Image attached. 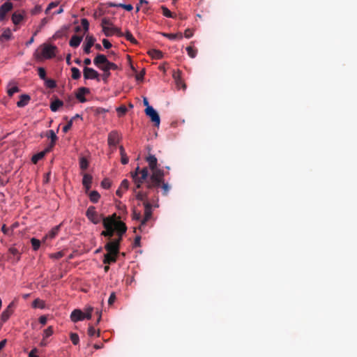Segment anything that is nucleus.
<instances>
[{
  "mask_svg": "<svg viewBox=\"0 0 357 357\" xmlns=\"http://www.w3.org/2000/svg\"><path fill=\"white\" fill-rule=\"evenodd\" d=\"M86 215L93 223L98 224L100 221V217L96 211L94 206H89L86 212Z\"/></svg>",
  "mask_w": 357,
  "mask_h": 357,
  "instance_id": "6e6552de",
  "label": "nucleus"
},
{
  "mask_svg": "<svg viewBox=\"0 0 357 357\" xmlns=\"http://www.w3.org/2000/svg\"><path fill=\"white\" fill-rule=\"evenodd\" d=\"M148 54L154 59H160L162 57V52L158 50L152 49L149 50Z\"/></svg>",
  "mask_w": 357,
  "mask_h": 357,
  "instance_id": "c85d7f7f",
  "label": "nucleus"
},
{
  "mask_svg": "<svg viewBox=\"0 0 357 357\" xmlns=\"http://www.w3.org/2000/svg\"><path fill=\"white\" fill-rule=\"evenodd\" d=\"M63 105V101L60 100L59 99H56L51 102L50 109L52 112H56Z\"/></svg>",
  "mask_w": 357,
  "mask_h": 357,
  "instance_id": "c756f323",
  "label": "nucleus"
},
{
  "mask_svg": "<svg viewBox=\"0 0 357 357\" xmlns=\"http://www.w3.org/2000/svg\"><path fill=\"white\" fill-rule=\"evenodd\" d=\"M73 126V119H70L68 123L65 126H63V132H67Z\"/></svg>",
  "mask_w": 357,
  "mask_h": 357,
  "instance_id": "bf43d9fd",
  "label": "nucleus"
},
{
  "mask_svg": "<svg viewBox=\"0 0 357 357\" xmlns=\"http://www.w3.org/2000/svg\"><path fill=\"white\" fill-rule=\"evenodd\" d=\"M116 300V295H115V293L114 292H112L109 297V299H108V304L109 305H112L114 302V301Z\"/></svg>",
  "mask_w": 357,
  "mask_h": 357,
  "instance_id": "0e129e2a",
  "label": "nucleus"
},
{
  "mask_svg": "<svg viewBox=\"0 0 357 357\" xmlns=\"http://www.w3.org/2000/svg\"><path fill=\"white\" fill-rule=\"evenodd\" d=\"M108 144L110 146H116L119 141V134L116 131L111 132L108 135Z\"/></svg>",
  "mask_w": 357,
  "mask_h": 357,
  "instance_id": "a211bd4d",
  "label": "nucleus"
},
{
  "mask_svg": "<svg viewBox=\"0 0 357 357\" xmlns=\"http://www.w3.org/2000/svg\"><path fill=\"white\" fill-rule=\"evenodd\" d=\"M118 255L106 253L104 255L103 264H110L112 263H115L117 260Z\"/></svg>",
  "mask_w": 357,
  "mask_h": 357,
  "instance_id": "4be33fe9",
  "label": "nucleus"
},
{
  "mask_svg": "<svg viewBox=\"0 0 357 357\" xmlns=\"http://www.w3.org/2000/svg\"><path fill=\"white\" fill-rule=\"evenodd\" d=\"M117 217L115 213L113 215L104 218L102 220V224L105 229H114L116 222Z\"/></svg>",
  "mask_w": 357,
  "mask_h": 357,
  "instance_id": "9d476101",
  "label": "nucleus"
},
{
  "mask_svg": "<svg viewBox=\"0 0 357 357\" xmlns=\"http://www.w3.org/2000/svg\"><path fill=\"white\" fill-rule=\"evenodd\" d=\"M42 11V6L40 5L36 6L31 10V13L33 15L39 14Z\"/></svg>",
  "mask_w": 357,
  "mask_h": 357,
  "instance_id": "864d4df0",
  "label": "nucleus"
},
{
  "mask_svg": "<svg viewBox=\"0 0 357 357\" xmlns=\"http://www.w3.org/2000/svg\"><path fill=\"white\" fill-rule=\"evenodd\" d=\"M13 8V5L10 1H6L0 6V21L5 20L6 14Z\"/></svg>",
  "mask_w": 357,
  "mask_h": 357,
  "instance_id": "9b49d317",
  "label": "nucleus"
},
{
  "mask_svg": "<svg viewBox=\"0 0 357 357\" xmlns=\"http://www.w3.org/2000/svg\"><path fill=\"white\" fill-rule=\"evenodd\" d=\"M162 35L170 39V40H175V39H182L183 38V35L181 33H162Z\"/></svg>",
  "mask_w": 357,
  "mask_h": 357,
  "instance_id": "f704fd0d",
  "label": "nucleus"
},
{
  "mask_svg": "<svg viewBox=\"0 0 357 357\" xmlns=\"http://www.w3.org/2000/svg\"><path fill=\"white\" fill-rule=\"evenodd\" d=\"M10 229L6 227V225H3L1 227V231L6 235H10Z\"/></svg>",
  "mask_w": 357,
  "mask_h": 357,
  "instance_id": "338daca9",
  "label": "nucleus"
},
{
  "mask_svg": "<svg viewBox=\"0 0 357 357\" xmlns=\"http://www.w3.org/2000/svg\"><path fill=\"white\" fill-rule=\"evenodd\" d=\"M186 51L188 52V54L189 55L190 57L191 58H195L197 55V50L194 49L191 46H188L186 47Z\"/></svg>",
  "mask_w": 357,
  "mask_h": 357,
  "instance_id": "79ce46f5",
  "label": "nucleus"
},
{
  "mask_svg": "<svg viewBox=\"0 0 357 357\" xmlns=\"http://www.w3.org/2000/svg\"><path fill=\"white\" fill-rule=\"evenodd\" d=\"M132 217L133 220H140L141 213L140 212L137 211L135 209H133Z\"/></svg>",
  "mask_w": 357,
  "mask_h": 357,
  "instance_id": "13d9d810",
  "label": "nucleus"
},
{
  "mask_svg": "<svg viewBox=\"0 0 357 357\" xmlns=\"http://www.w3.org/2000/svg\"><path fill=\"white\" fill-rule=\"evenodd\" d=\"M93 63L102 71L110 72L111 70H118V66L114 63L110 62L104 54H98L93 59Z\"/></svg>",
  "mask_w": 357,
  "mask_h": 357,
  "instance_id": "7ed1b4c3",
  "label": "nucleus"
},
{
  "mask_svg": "<svg viewBox=\"0 0 357 357\" xmlns=\"http://www.w3.org/2000/svg\"><path fill=\"white\" fill-rule=\"evenodd\" d=\"M95 41L96 38L93 36H86L84 47V52L85 54H89L91 52V48L94 45Z\"/></svg>",
  "mask_w": 357,
  "mask_h": 357,
  "instance_id": "4468645a",
  "label": "nucleus"
},
{
  "mask_svg": "<svg viewBox=\"0 0 357 357\" xmlns=\"http://www.w3.org/2000/svg\"><path fill=\"white\" fill-rule=\"evenodd\" d=\"M125 37L128 40H129L132 44L137 43V40L133 37L132 34L129 31H126Z\"/></svg>",
  "mask_w": 357,
  "mask_h": 357,
  "instance_id": "8fccbe9b",
  "label": "nucleus"
},
{
  "mask_svg": "<svg viewBox=\"0 0 357 357\" xmlns=\"http://www.w3.org/2000/svg\"><path fill=\"white\" fill-rule=\"evenodd\" d=\"M70 319L73 322H77L84 319V313L80 310H74L70 314Z\"/></svg>",
  "mask_w": 357,
  "mask_h": 357,
  "instance_id": "dca6fc26",
  "label": "nucleus"
},
{
  "mask_svg": "<svg viewBox=\"0 0 357 357\" xmlns=\"http://www.w3.org/2000/svg\"><path fill=\"white\" fill-rule=\"evenodd\" d=\"M145 75V69H143L139 73L137 74L135 78L137 81H142Z\"/></svg>",
  "mask_w": 357,
  "mask_h": 357,
  "instance_id": "052dcab7",
  "label": "nucleus"
},
{
  "mask_svg": "<svg viewBox=\"0 0 357 357\" xmlns=\"http://www.w3.org/2000/svg\"><path fill=\"white\" fill-rule=\"evenodd\" d=\"M31 243L32 248L34 250H37L39 249V248L40 246V241L38 239L32 238L31 239Z\"/></svg>",
  "mask_w": 357,
  "mask_h": 357,
  "instance_id": "37998d69",
  "label": "nucleus"
},
{
  "mask_svg": "<svg viewBox=\"0 0 357 357\" xmlns=\"http://www.w3.org/2000/svg\"><path fill=\"white\" fill-rule=\"evenodd\" d=\"M82 40V36L73 35L69 41V45L72 47H77Z\"/></svg>",
  "mask_w": 357,
  "mask_h": 357,
  "instance_id": "bb28decb",
  "label": "nucleus"
},
{
  "mask_svg": "<svg viewBox=\"0 0 357 357\" xmlns=\"http://www.w3.org/2000/svg\"><path fill=\"white\" fill-rule=\"evenodd\" d=\"M144 206V217L141 220L140 225L139 229L140 230L142 229V227L146 225V222L151 218L152 217V205L149 202H145L143 203Z\"/></svg>",
  "mask_w": 357,
  "mask_h": 357,
  "instance_id": "423d86ee",
  "label": "nucleus"
},
{
  "mask_svg": "<svg viewBox=\"0 0 357 357\" xmlns=\"http://www.w3.org/2000/svg\"><path fill=\"white\" fill-rule=\"evenodd\" d=\"M53 327L49 326L43 331V337L44 338H47L53 334Z\"/></svg>",
  "mask_w": 357,
  "mask_h": 357,
  "instance_id": "a18cd8bd",
  "label": "nucleus"
},
{
  "mask_svg": "<svg viewBox=\"0 0 357 357\" xmlns=\"http://www.w3.org/2000/svg\"><path fill=\"white\" fill-rule=\"evenodd\" d=\"M93 312V307H89L86 310V312H84V319H90L91 318V314Z\"/></svg>",
  "mask_w": 357,
  "mask_h": 357,
  "instance_id": "e2e57ef3",
  "label": "nucleus"
},
{
  "mask_svg": "<svg viewBox=\"0 0 357 357\" xmlns=\"http://www.w3.org/2000/svg\"><path fill=\"white\" fill-rule=\"evenodd\" d=\"M70 338L74 345H77L79 344V337L77 333H71L70 334Z\"/></svg>",
  "mask_w": 357,
  "mask_h": 357,
  "instance_id": "c03bdc74",
  "label": "nucleus"
},
{
  "mask_svg": "<svg viewBox=\"0 0 357 357\" xmlns=\"http://www.w3.org/2000/svg\"><path fill=\"white\" fill-rule=\"evenodd\" d=\"M129 187V181L127 179H123L120 185L121 189H123L124 190H126L128 189Z\"/></svg>",
  "mask_w": 357,
  "mask_h": 357,
  "instance_id": "4d7b16f0",
  "label": "nucleus"
},
{
  "mask_svg": "<svg viewBox=\"0 0 357 357\" xmlns=\"http://www.w3.org/2000/svg\"><path fill=\"white\" fill-rule=\"evenodd\" d=\"M92 176L88 174H85L83 176L82 184L84 186L86 191L87 192L91 188V184L92 183Z\"/></svg>",
  "mask_w": 357,
  "mask_h": 357,
  "instance_id": "5701e85b",
  "label": "nucleus"
},
{
  "mask_svg": "<svg viewBox=\"0 0 357 357\" xmlns=\"http://www.w3.org/2000/svg\"><path fill=\"white\" fill-rule=\"evenodd\" d=\"M56 52L55 45L44 43L37 49L34 56L38 60L50 59L55 56Z\"/></svg>",
  "mask_w": 357,
  "mask_h": 357,
  "instance_id": "f03ea898",
  "label": "nucleus"
},
{
  "mask_svg": "<svg viewBox=\"0 0 357 357\" xmlns=\"http://www.w3.org/2000/svg\"><path fill=\"white\" fill-rule=\"evenodd\" d=\"M112 25H113V24L109 18L104 17L102 19L101 26H102V30L104 29V27L109 28V26H112Z\"/></svg>",
  "mask_w": 357,
  "mask_h": 357,
  "instance_id": "ea45409f",
  "label": "nucleus"
},
{
  "mask_svg": "<svg viewBox=\"0 0 357 357\" xmlns=\"http://www.w3.org/2000/svg\"><path fill=\"white\" fill-rule=\"evenodd\" d=\"M45 306V302L39 298L35 299L32 303V307L34 308L43 309Z\"/></svg>",
  "mask_w": 357,
  "mask_h": 357,
  "instance_id": "473e14b6",
  "label": "nucleus"
},
{
  "mask_svg": "<svg viewBox=\"0 0 357 357\" xmlns=\"http://www.w3.org/2000/svg\"><path fill=\"white\" fill-rule=\"evenodd\" d=\"M60 227H61V225H57V226L53 227L52 229V230L50 231V233H49L47 236L49 238H54L57 235V234L59 233Z\"/></svg>",
  "mask_w": 357,
  "mask_h": 357,
  "instance_id": "58836bf2",
  "label": "nucleus"
},
{
  "mask_svg": "<svg viewBox=\"0 0 357 357\" xmlns=\"http://www.w3.org/2000/svg\"><path fill=\"white\" fill-rule=\"evenodd\" d=\"M102 45L105 49H109L112 47L111 43L107 39L102 40Z\"/></svg>",
  "mask_w": 357,
  "mask_h": 357,
  "instance_id": "774afa93",
  "label": "nucleus"
},
{
  "mask_svg": "<svg viewBox=\"0 0 357 357\" xmlns=\"http://www.w3.org/2000/svg\"><path fill=\"white\" fill-rule=\"evenodd\" d=\"M90 93V90L86 87H81L78 89L76 93V98L80 102H86V99L84 98V95Z\"/></svg>",
  "mask_w": 357,
  "mask_h": 357,
  "instance_id": "2eb2a0df",
  "label": "nucleus"
},
{
  "mask_svg": "<svg viewBox=\"0 0 357 357\" xmlns=\"http://www.w3.org/2000/svg\"><path fill=\"white\" fill-rule=\"evenodd\" d=\"M88 335L90 336V337H93V335H96L98 337L100 336V331H98L96 332V331L95 330L94 327L91 325H90L89 326V328H88Z\"/></svg>",
  "mask_w": 357,
  "mask_h": 357,
  "instance_id": "de8ad7c7",
  "label": "nucleus"
},
{
  "mask_svg": "<svg viewBox=\"0 0 357 357\" xmlns=\"http://www.w3.org/2000/svg\"><path fill=\"white\" fill-rule=\"evenodd\" d=\"M71 72H72V78L73 79H78L80 78L81 73H80L79 70L77 68L73 67L71 68Z\"/></svg>",
  "mask_w": 357,
  "mask_h": 357,
  "instance_id": "e433bc0d",
  "label": "nucleus"
},
{
  "mask_svg": "<svg viewBox=\"0 0 357 357\" xmlns=\"http://www.w3.org/2000/svg\"><path fill=\"white\" fill-rule=\"evenodd\" d=\"M89 196L90 200L93 203L98 202L100 197V194L96 190L91 191L89 193Z\"/></svg>",
  "mask_w": 357,
  "mask_h": 357,
  "instance_id": "72a5a7b5",
  "label": "nucleus"
},
{
  "mask_svg": "<svg viewBox=\"0 0 357 357\" xmlns=\"http://www.w3.org/2000/svg\"><path fill=\"white\" fill-rule=\"evenodd\" d=\"M46 136L50 138L51 139V141H52V142H56L57 139H58V137L56 135L55 132H54V130H49L47 132V134H46Z\"/></svg>",
  "mask_w": 357,
  "mask_h": 357,
  "instance_id": "a19ab883",
  "label": "nucleus"
},
{
  "mask_svg": "<svg viewBox=\"0 0 357 357\" xmlns=\"http://www.w3.org/2000/svg\"><path fill=\"white\" fill-rule=\"evenodd\" d=\"M20 91L17 86L14 85L13 82H9L7 86V93L9 97H12L14 93Z\"/></svg>",
  "mask_w": 357,
  "mask_h": 357,
  "instance_id": "a878e982",
  "label": "nucleus"
},
{
  "mask_svg": "<svg viewBox=\"0 0 357 357\" xmlns=\"http://www.w3.org/2000/svg\"><path fill=\"white\" fill-rule=\"evenodd\" d=\"M45 86L49 89H54L56 86V82L52 79H46Z\"/></svg>",
  "mask_w": 357,
  "mask_h": 357,
  "instance_id": "09e8293b",
  "label": "nucleus"
},
{
  "mask_svg": "<svg viewBox=\"0 0 357 357\" xmlns=\"http://www.w3.org/2000/svg\"><path fill=\"white\" fill-rule=\"evenodd\" d=\"M130 174L132 179V181L135 184L133 192H136V190L140 189L142 188V184L144 183H146V186L147 187V181H149V174L147 167L142 168V171H141V174L139 175H136V173Z\"/></svg>",
  "mask_w": 357,
  "mask_h": 357,
  "instance_id": "20e7f679",
  "label": "nucleus"
},
{
  "mask_svg": "<svg viewBox=\"0 0 357 357\" xmlns=\"http://www.w3.org/2000/svg\"><path fill=\"white\" fill-rule=\"evenodd\" d=\"M120 247L118 245V242L114 241H109L105 246V249L107 250V253L119 255Z\"/></svg>",
  "mask_w": 357,
  "mask_h": 357,
  "instance_id": "f8f14e48",
  "label": "nucleus"
},
{
  "mask_svg": "<svg viewBox=\"0 0 357 357\" xmlns=\"http://www.w3.org/2000/svg\"><path fill=\"white\" fill-rule=\"evenodd\" d=\"M145 160L148 162L151 172L149 176V178L151 179V185H157L161 181L162 176H165V172L158 167V159L154 155L149 153Z\"/></svg>",
  "mask_w": 357,
  "mask_h": 357,
  "instance_id": "f257e3e1",
  "label": "nucleus"
},
{
  "mask_svg": "<svg viewBox=\"0 0 357 357\" xmlns=\"http://www.w3.org/2000/svg\"><path fill=\"white\" fill-rule=\"evenodd\" d=\"M145 114H146V116L150 117L151 121L154 123L155 126H159L160 123V116L158 112L153 109V107L148 106L145 109Z\"/></svg>",
  "mask_w": 357,
  "mask_h": 357,
  "instance_id": "0eeeda50",
  "label": "nucleus"
},
{
  "mask_svg": "<svg viewBox=\"0 0 357 357\" xmlns=\"http://www.w3.org/2000/svg\"><path fill=\"white\" fill-rule=\"evenodd\" d=\"M83 75L85 79H96L99 81L100 74L93 68L84 67Z\"/></svg>",
  "mask_w": 357,
  "mask_h": 357,
  "instance_id": "1a4fd4ad",
  "label": "nucleus"
},
{
  "mask_svg": "<svg viewBox=\"0 0 357 357\" xmlns=\"http://www.w3.org/2000/svg\"><path fill=\"white\" fill-rule=\"evenodd\" d=\"M119 115H124L127 112V108L124 105H121L116 109Z\"/></svg>",
  "mask_w": 357,
  "mask_h": 357,
  "instance_id": "5fc2aeb1",
  "label": "nucleus"
},
{
  "mask_svg": "<svg viewBox=\"0 0 357 357\" xmlns=\"http://www.w3.org/2000/svg\"><path fill=\"white\" fill-rule=\"evenodd\" d=\"M164 176H162L161 181L157 185H151V179L149 178V181H147V189L151 190L160 187L162 188V195L167 196L171 189V185L168 183L165 182Z\"/></svg>",
  "mask_w": 357,
  "mask_h": 357,
  "instance_id": "39448f33",
  "label": "nucleus"
},
{
  "mask_svg": "<svg viewBox=\"0 0 357 357\" xmlns=\"http://www.w3.org/2000/svg\"><path fill=\"white\" fill-rule=\"evenodd\" d=\"M24 18V11L20 12H15L12 15V22L14 24H19Z\"/></svg>",
  "mask_w": 357,
  "mask_h": 357,
  "instance_id": "6ab92c4d",
  "label": "nucleus"
},
{
  "mask_svg": "<svg viewBox=\"0 0 357 357\" xmlns=\"http://www.w3.org/2000/svg\"><path fill=\"white\" fill-rule=\"evenodd\" d=\"M30 100V96L26 94L21 95L20 97V100L17 102V106L18 107H24L28 105Z\"/></svg>",
  "mask_w": 357,
  "mask_h": 357,
  "instance_id": "b1692460",
  "label": "nucleus"
},
{
  "mask_svg": "<svg viewBox=\"0 0 357 357\" xmlns=\"http://www.w3.org/2000/svg\"><path fill=\"white\" fill-rule=\"evenodd\" d=\"M81 24L85 32L88 31L89 28V22L87 19L83 18L81 20Z\"/></svg>",
  "mask_w": 357,
  "mask_h": 357,
  "instance_id": "603ef678",
  "label": "nucleus"
},
{
  "mask_svg": "<svg viewBox=\"0 0 357 357\" xmlns=\"http://www.w3.org/2000/svg\"><path fill=\"white\" fill-rule=\"evenodd\" d=\"M47 153L45 152V151H40L35 155H33L31 158V161L33 164H36L40 160L44 158V156Z\"/></svg>",
  "mask_w": 357,
  "mask_h": 357,
  "instance_id": "2f4dec72",
  "label": "nucleus"
},
{
  "mask_svg": "<svg viewBox=\"0 0 357 357\" xmlns=\"http://www.w3.org/2000/svg\"><path fill=\"white\" fill-rule=\"evenodd\" d=\"M8 252L12 255H13V257H15L16 256V258H13L12 259L11 257H10L9 259H12L14 262H17L20 261V253L18 252V250L13 248V247H11L9 248L8 250Z\"/></svg>",
  "mask_w": 357,
  "mask_h": 357,
  "instance_id": "7c9ffc66",
  "label": "nucleus"
},
{
  "mask_svg": "<svg viewBox=\"0 0 357 357\" xmlns=\"http://www.w3.org/2000/svg\"><path fill=\"white\" fill-rule=\"evenodd\" d=\"M161 9L162 10V14L164 16L167 17H174V16L172 15V12L165 6H161Z\"/></svg>",
  "mask_w": 357,
  "mask_h": 357,
  "instance_id": "49530a36",
  "label": "nucleus"
},
{
  "mask_svg": "<svg viewBox=\"0 0 357 357\" xmlns=\"http://www.w3.org/2000/svg\"><path fill=\"white\" fill-rule=\"evenodd\" d=\"M13 38L11 30L9 28L3 29L2 34L0 36V41L4 42L11 40Z\"/></svg>",
  "mask_w": 357,
  "mask_h": 357,
  "instance_id": "aec40b11",
  "label": "nucleus"
},
{
  "mask_svg": "<svg viewBox=\"0 0 357 357\" xmlns=\"http://www.w3.org/2000/svg\"><path fill=\"white\" fill-rule=\"evenodd\" d=\"M109 7H119L124 8L128 11H131L133 9V7L131 4H123V3H114L109 2L107 3Z\"/></svg>",
  "mask_w": 357,
  "mask_h": 357,
  "instance_id": "cd10ccee",
  "label": "nucleus"
},
{
  "mask_svg": "<svg viewBox=\"0 0 357 357\" xmlns=\"http://www.w3.org/2000/svg\"><path fill=\"white\" fill-rule=\"evenodd\" d=\"M89 167V161L85 157L79 158V167L82 170H86Z\"/></svg>",
  "mask_w": 357,
  "mask_h": 357,
  "instance_id": "c9c22d12",
  "label": "nucleus"
},
{
  "mask_svg": "<svg viewBox=\"0 0 357 357\" xmlns=\"http://www.w3.org/2000/svg\"><path fill=\"white\" fill-rule=\"evenodd\" d=\"M114 229H105V230L101 232V235L111 238L114 236Z\"/></svg>",
  "mask_w": 357,
  "mask_h": 357,
  "instance_id": "4c0bfd02",
  "label": "nucleus"
},
{
  "mask_svg": "<svg viewBox=\"0 0 357 357\" xmlns=\"http://www.w3.org/2000/svg\"><path fill=\"white\" fill-rule=\"evenodd\" d=\"M135 193V197L137 200L142 201L144 202H149L148 201V197H149V192L146 191H141L136 190V192H134Z\"/></svg>",
  "mask_w": 357,
  "mask_h": 357,
  "instance_id": "393cba45",
  "label": "nucleus"
},
{
  "mask_svg": "<svg viewBox=\"0 0 357 357\" xmlns=\"http://www.w3.org/2000/svg\"><path fill=\"white\" fill-rule=\"evenodd\" d=\"M114 230L116 231L118 236H123L127 231V227L124 222L116 220Z\"/></svg>",
  "mask_w": 357,
  "mask_h": 357,
  "instance_id": "f3484780",
  "label": "nucleus"
},
{
  "mask_svg": "<svg viewBox=\"0 0 357 357\" xmlns=\"http://www.w3.org/2000/svg\"><path fill=\"white\" fill-rule=\"evenodd\" d=\"M56 142H52V141L50 142V144L47 146V147L45 148L44 150L46 153H50L52 151L53 147L55 146Z\"/></svg>",
  "mask_w": 357,
  "mask_h": 357,
  "instance_id": "680f3d73",
  "label": "nucleus"
},
{
  "mask_svg": "<svg viewBox=\"0 0 357 357\" xmlns=\"http://www.w3.org/2000/svg\"><path fill=\"white\" fill-rule=\"evenodd\" d=\"M13 314V310L11 307V304H10L6 310L3 311L1 314V320L3 323H5L8 320L10 315Z\"/></svg>",
  "mask_w": 357,
  "mask_h": 357,
  "instance_id": "412c9836",
  "label": "nucleus"
},
{
  "mask_svg": "<svg viewBox=\"0 0 357 357\" xmlns=\"http://www.w3.org/2000/svg\"><path fill=\"white\" fill-rule=\"evenodd\" d=\"M112 183L109 178H104L101 182V186L105 189H109Z\"/></svg>",
  "mask_w": 357,
  "mask_h": 357,
  "instance_id": "3c124183",
  "label": "nucleus"
},
{
  "mask_svg": "<svg viewBox=\"0 0 357 357\" xmlns=\"http://www.w3.org/2000/svg\"><path fill=\"white\" fill-rule=\"evenodd\" d=\"M38 75L40 79L45 80L46 79V72L43 68H38Z\"/></svg>",
  "mask_w": 357,
  "mask_h": 357,
  "instance_id": "6e6d98bb",
  "label": "nucleus"
},
{
  "mask_svg": "<svg viewBox=\"0 0 357 357\" xmlns=\"http://www.w3.org/2000/svg\"><path fill=\"white\" fill-rule=\"evenodd\" d=\"M38 352V349L33 348L31 349V351L29 354V357H39L36 355V354Z\"/></svg>",
  "mask_w": 357,
  "mask_h": 357,
  "instance_id": "69168bd1",
  "label": "nucleus"
},
{
  "mask_svg": "<svg viewBox=\"0 0 357 357\" xmlns=\"http://www.w3.org/2000/svg\"><path fill=\"white\" fill-rule=\"evenodd\" d=\"M104 34L107 37H109L113 36L114 34H116V36L119 37H122L124 36V34L121 32V29L114 26H109V28H105L102 30Z\"/></svg>",
  "mask_w": 357,
  "mask_h": 357,
  "instance_id": "ddd939ff",
  "label": "nucleus"
}]
</instances>
